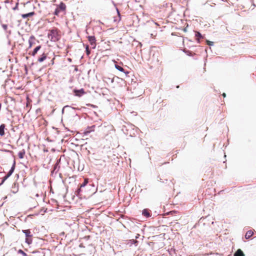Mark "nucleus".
I'll return each mask as SVG.
<instances>
[{
	"instance_id": "obj_22",
	"label": "nucleus",
	"mask_w": 256,
	"mask_h": 256,
	"mask_svg": "<svg viewBox=\"0 0 256 256\" xmlns=\"http://www.w3.org/2000/svg\"><path fill=\"white\" fill-rule=\"evenodd\" d=\"M18 252L19 254H22V256H27L25 252H24L22 250H18Z\"/></svg>"
},
{
	"instance_id": "obj_2",
	"label": "nucleus",
	"mask_w": 256,
	"mask_h": 256,
	"mask_svg": "<svg viewBox=\"0 0 256 256\" xmlns=\"http://www.w3.org/2000/svg\"><path fill=\"white\" fill-rule=\"evenodd\" d=\"M66 10V6L63 3L61 2L60 5L57 7L54 11V14L56 15H58L60 12L62 13V14H65V12Z\"/></svg>"
},
{
	"instance_id": "obj_15",
	"label": "nucleus",
	"mask_w": 256,
	"mask_h": 256,
	"mask_svg": "<svg viewBox=\"0 0 256 256\" xmlns=\"http://www.w3.org/2000/svg\"><path fill=\"white\" fill-rule=\"evenodd\" d=\"M46 58V54H43L42 55L41 57L38 59V62H44Z\"/></svg>"
},
{
	"instance_id": "obj_20",
	"label": "nucleus",
	"mask_w": 256,
	"mask_h": 256,
	"mask_svg": "<svg viewBox=\"0 0 256 256\" xmlns=\"http://www.w3.org/2000/svg\"><path fill=\"white\" fill-rule=\"evenodd\" d=\"M88 178H84V182L81 184V188L82 187H84L86 186V184L88 183Z\"/></svg>"
},
{
	"instance_id": "obj_33",
	"label": "nucleus",
	"mask_w": 256,
	"mask_h": 256,
	"mask_svg": "<svg viewBox=\"0 0 256 256\" xmlns=\"http://www.w3.org/2000/svg\"><path fill=\"white\" fill-rule=\"evenodd\" d=\"M197 41H198V43H200V40H199V38H198V39H197Z\"/></svg>"
},
{
	"instance_id": "obj_8",
	"label": "nucleus",
	"mask_w": 256,
	"mask_h": 256,
	"mask_svg": "<svg viewBox=\"0 0 256 256\" xmlns=\"http://www.w3.org/2000/svg\"><path fill=\"white\" fill-rule=\"evenodd\" d=\"M22 232L25 234L26 237H32L31 232L30 230H22Z\"/></svg>"
},
{
	"instance_id": "obj_29",
	"label": "nucleus",
	"mask_w": 256,
	"mask_h": 256,
	"mask_svg": "<svg viewBox=\"0 0 256 256\" xmlns=\"http://www.w3.org/2000/svg\"><path fill=\"white\" fill-rule=\"evenodd\" d=\"M76 194L78 195V194L80 192V188H78V189H77L76 191Z\"/></svg>"
},
{
	"instance_id": "obj_13",
	"label": "nucleus",
	"mask_w": 256,
	"mask_h": 256,
	"mask_svg": "<svg viewBox=\"0 0 256 256\" xmlns=\"http://www.w3.org/2000/svg\"><path fill=\"white\" fill-rule=\"evenodd\" d=\"M254 234V232L252 230H248L246 232V233L245 234V238L246 239L250 238Z\"/></svg>"
},
{
	"instance_id": "obj_25",
	"label": "nucleus",
	"mask_w": 256,
	"mask_h": 256,
	"mask_svg": "<svg viewBox=\"0 0 256 256\" xmlns=\"http://www.w3.org/2000/svg\"><path fill=\"white\" fill-rule=\"evenodd\" d=\"M74 92L76 93V95L78 96H80V90H75Z\"/></svg>"
},
{
	"instance_id": "obj_21",
	"label": "nucleus",
	"mask_w": 256,
	"mask_h": 256,
	"mask_svg": "<svg viewBox=\"0 0 256 256\" xmlns=\"http://www.w3.org/2000/svg\"><path fill=\"white\" fill-rule=\"evenodd\" d=\"M195 36H196V37H197L198 38H202V34L198 32H196Z\"/></svg>"
},
{
	"instance_id": "obj_30",
	"label": "nucleus",
	"mask_w": 256,
	"mask_h": 256,
	"mask_svg": "<svg viewBox=\"0 0 256 256\" xmlns=\"http://www.w3.org/2000/svg\"><path fill=\"white\" fill-rule=\"evenodd\" d=\"M116 18H118V19H116V20H114V21H116V20H118V21H120V19H121V17H120V16L116 17Z\"/></svg>"
},
{
	"instance_id": "obj_26",
	"label": "nucleus",
	"mask_w": 256,
	"mask_h": 256,
	"mask_svg": "<svg viewBox=\"0 0 256 256\" xmlns=\"http://www.w3.org/2000/svg\"><path fill=\"white\" fill-rule=\"evenodd\" d=\"M207 44L210 46H212L214 45V42H212L207 40Z\"/></svg>"
},
{
	"instance_id": "obj_7",
	"label": "nucleus",
	"mask_w": 256,
	"mask_h": 256,
	"mask_svg": "<svg viewBox=\"0 0 256 256\" xmlns=\"http://www.w3.org/2000/svg\"><path fill=\"white\" fill-rule=\"evenodd\" d=\"M138 241L136 240H130L128 241L127 244L132 246V244H134L136 246L138 244Z\"/></svg>"
},
{
	"instance_id": "obj_1",
	"label": "nucleus",
	"mask_w": 256,
	"mask_h": 256,
	"mask_svg": "<svg viewBox=\"0 0 256 256\" xmlns=\"http://www.w3.org/2000/svg\"><path fill=\"white\" fill-rule=\"evenodd\" d=\"M48 36L52 42H54L58 41L60 38V35L56 29L50 30L48 34Z\"/></svg>"
},
{
	"instance_id": "obj_16",
	"label": "nucleus",
	"mask_w": 256,
	"mask_h": 256,
	"mask_svg": "<svg viewBox=\"0 0 256 256\" xmlns=\"http://www.w3.org/2000/svg\"><path fill=\"white\" fill-rule=\"evenodd\" d=\"M41 48V46H36L33 50L32 52V56H34L36 55V54L37 53V52H38V50H40V48Z\"/></svg>"
},
{
	"instance_id": "obj_23",
	"label": "nucleus",
	"mask_w": 256,
	"mask_h": 256,
	"mask_svg": "<svg viewBox=\"0 0 256 256\" xmlns=\"http://www.w3.org/2000/svg\"><path fill=\"white\" fill-rule=\"evenodd\" d=\"M34 14V13L33 12H30V13H28V14H22V16H32Z\"/></svg>"
},
{
	"instance_id": "obj_14",
	"label": "nucleus",
	"mask_w": 256,
	"mask_h": 256,
	"mask_svg": "<svg viewBox=\"0 0 256 256\" xmlns=\"http://www.w3.org/2000/svg\"><path fill=\"white\" fill-rule=\"evenodd\" d=\"M34 40V37L33 36H30L29 40H28V44H29V46L28 48H31L32 44H33V42L32 40Z\"/></svg>"
},
{
	"instance_id": "obj_34",
	"label": "nucleus",
	"mask_w": 256,
	"mask_h": 256,
	"mask_svg": "<svg viewBox=\"0 0 256 256\" xmlns=\"http://www.w3.org/2000/svg\"><path fill=\"white\" fill-rule=\"evenodd\" d=\"M117 11H118V16H120V12H119L118 10H117Z\"/></svg>"
},
{
	"instance_id": "obj_28",
	"label": "nucleus",
	"mask_w": 256,
	"mask_h": 256,
	"mask_svg": "<svg viewBox=\"0 0 256 256\" xmlns=\"http://www.w3.org/2000/svg\"><path fill=\"white\" fill-rule=\"evenodd\" d=\"M86 94L83 88H81V96L84 94Z\"/></svg>"
},
{
	"instance_id": "obj_4",
	"label": "nucleus",
	"mask_w": 256,
	"mask_h": 256,
	"mask_svg": "<svg viewBox=\"0 0 256 256\" xmlns=\"http://www.w3.org/2000/svg\"><path fill=\"white\" fill-rule=\"evenodd\" d=\"M95 126L92 125L90 126H88L86 128V130H84V132H82V134H81V135L82 134V137L84 138L86 136H87L90 132H94V130Z\"/></svg>"
},
{
	"instance_id": "obj_19",
	"label": "nucleus",
	"mask_w": 256,
	"mask_h": 256,
	"mask_svg": "<svg viewBox=\"0 0 256 256\" xmlns=\"http://www.w3.org/2000/svg\"><path fill=\"white\" fill-rule=\"evenodd\" d=\"M183 52L188 56H192V53L191 51L186 50H184Z\"/></svg>"
},
{
	"instance_id": "obj_35",
	"label": "nucleus",
	"mask_w": 256,
	"mask_h": 256,
	"mask_svg": "<svg viewBox=\"0 0 256 256\" xmlns=\"http://www.w3.org/2000/svg\"><path fill=\"white\" fill-rule=\"evenodd\" d=\"M184 32H186V28H184Z\"/></svg>"
},
{
	"instance_id": "obj_27",
	"label": "nucleus",
	"mask_w": 256,
	"mask_h": 256,
	"mask_svg": "<svg viewBox=\"0 0 256 256\" xmlns=\"http://www.w3.org/2000/svg\"><path fill=\"white\" fill-rule=\"evenodd\" d=\"M2 27L4 29V30H6L7 29V28H8V26L7 24H2Z\"/></svg>"
},
{
	"instance_id": "obj_6",
	"label": "nucleus",
	"mask_w": 256,
	"mask_h": 256,
	"mask_svg": "<svg viewBox=\"0 0 256 256\" xmlns=\"http://www.w3.org/2000/svg\"><path fill=\"white\" fill-rule=\"evenodd\" d=\"M60 158L57 160V162L54 167L53 172H55L56 173H57L60 167Z\"/></svg>"
},
{
	"instance_id": "obj_3",
	"label": "nucleus",
	"mask_w": 256,
	"mask_h": 256,
	"mask_svg": "<svg viewBox=\"0 0 256 256\" xmlns=\"http://www.w3.org/2000/svg\"><path fill=\"white\" fill-rule=\"evenodd\" d=\"M15 165H16V162H15V161H14V163H13V164H12V166L11 167V168L9 170L8 172V174L6 176H5L3 178L2 180L1 183L0 184V186L2 184H4V182H5V180H6L14 172V168H15Z\"/></svg>"
},
{
	"instance_id": "obj_10",
	"label": "nucleus",
	"mask_w": 256,
	"mask_h": 256,
	"mask_svg": "<svg viewBox=\"0 0 256 256\" xmlns=\"http://www.w3.org/2000/svg\"><path fill=\"white\" fill-rule=\"evenodd\" d=\"M4 128L5 125L4 124H2L0 126V136H3L4 134Z\"/></svg>"
},
{
	"instance_id": "obj_24",
	"label": "nucleus",
	"mask_w": 256,
	"mask_h": 256,
	"mask_svg": "<svg viewBox=\"0 0 256 256\" xmlns=\"http://www.w3.org/2000/svg\"><path fill=\"white\" fill-rule=\"evenodd\" d=\"M86 52L87 55H89V54H90V50L88 48V46H86Z\"/></svg>"
},
{
	"instance_id": "obj_18",
	"label": "nucleus",
	"mask_w": 256,
	"mask_h": 256,
	"mask_svg": "<svg viewBox=\"0 0 256 256\" xmlns=\"http://www.w3.org/2000/svg\"><path fill=\"white\" fill-rule=\"evenodd\" d=\"M25 242L28 244H30L32 243V237H27L26 238Z\"/></svg>"
},
{
	"instance_id": "obj_32",
	"label": "nucleus",
	"mask_w": 256,
	"mask_h": 256,
	"mask_svg": "<svg viewBox=\"0 0 256 256\" xmlns=\"http://www.w3.org/2000/svg\"><path fill=\"white\" fill-rule=\"evenodd\" d=\"M222 96H224V97H225L226 96V94L225 93H224L222 94Z\"/></svg>"
},
{
	"instance_id": "obj_12",
	"label": "nucleus",
	"mask_w": 256,
	"mask_h": 256,
	"mask_svg": "<svg viewBox=\"0 0 256 256\" xmlns=\"http://www.w3.org/2000/svg\"><path fill=\"white\" fill-rule=\"evenodd\" d=\"M25 150H22L18 152V158L20 159H22L24 158V156L25 155Z\"/></svg>"
},
{
	"instance_id": "obj_5",
	"label": "nucleus",
	"mask_w": 256,
	"mask_h": 256,
	"mask_svg": "<svg viewBox=\"0 0 256 256\" xmlns=\"http://www.w3.org/2000/svg\"><path fill=\"white\" fill-rule=\"evenodd\" d=\"M88 38L92 48H94L96 46L95 37L94 36H88Z\"/></svg>"
},
{
	"instance_id": "obj_17",
	"label": "nucleus",
	"mask_w": 256,
	"mask_h": 256,
	"mask_svg": "<svg viewBox=\"0 0 256 256\" xmlns=\"http://www.w3.org/2000/svg\"><path fill=\"white\" fill-rule=\"evenodd\" d=\"M142 214L143 216H145L146 218L150 216V214L146 209L144 210H142Z\"/></svg>"
},
{
	"instance_id": "obj_9",
	"label": "nucleus",
	"mask_w": 256,
	"mask_h": 256,
	"mask_svg": "<svg viewBox=\"0 0 256 256\" xmlns=\"http://www.w3.org/2000/svg\"><path fill=\"white\" fill-rule=\"evenodd\" d=\"M234 256H244V254L240 249H238L234 253Z\"/></svg>"
},
{
	"instance_id": "obj_11",
	"label": "nucleus",
	"mask_w": 256,
	"mask_h": 256,
	"mask_svg": "<svg viewBox=\"0 0 256 256\" xmlns=\"http://www.w3.org/2000/svg\"><path fill=\"white\" fill-rule=\"evenodd\" d=\"M115 68L116 69H117L119 71L121 72H123L125 74H128L129 73V72H124V70L118 64H115Z\"/></svg>"
},
{
	"instance_id": "obj_31",
	"label": "nucleus",
	"mask_w": 256,
	"mask_h": 256,
	"mask_svg": "<svg viewBox=\"0 0 256 256\" xmlns=\"http://www.w3.org/2000/svg\"><path fill=\"white\" fill-rule=\"evenodd\" d=\"M140 234H137L136 235V236H135L136 239H138V238H139V237H140Z\"/></svg>"
}]
</instances>
